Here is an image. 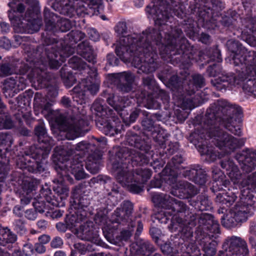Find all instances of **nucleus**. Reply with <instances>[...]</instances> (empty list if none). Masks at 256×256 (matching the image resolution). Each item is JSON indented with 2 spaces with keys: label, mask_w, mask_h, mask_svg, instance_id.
I'll return each mask as SVG.
<instances>
[{
  "label": "nucleus",
  "mask_w": 256,
  "mask_h": 256,
  "mask_svg": "<svg viewBox=\"0 0 256 256\" xmlns=\"http://www.w3.org/2000/svg\"><path fill=\"white\" fill-rule=\"evenodd\" d=\"M247 56L248 58L249 61L251 65L254 77L253 80H248L244 84V88L247 91L254 94L256 92V51L248 50L247 49Z\"/></svg>",
  "instance_id": "nucleus-36"
},
{
  "label": "nucleus",
  "mask_w": 256,
  "mask_h": 256,
  "mask_svg": "<svg viewBox=\"0 0 256 256\" xmlns=\"http://www.w3.org/2000/svg\"><path fill=\"white\" fill-rule=\"evenodd\" d=\"M172 38H170V40ZM162 33L154 28H148L142 34L136 35V38L131 36L129 34V40L134 39L132 44H129V52L134 51L135 56L133 64L138 70L146 74L154 72L161 66V62L158 57V50L161 59L166 63L174 66L178 64L183 66V70L180 74L181 77L174 74L164 84L166 86L172 91L174 98L180 102L186 108H190L193 104V100L186 96V88L183 86L184 81L190 76L188 67L180 62L174 64L168 61L169 50L163 46H168L169 41L167 38V43L162 42Z\"/></svg>",
  "instance_id": "nucleus-1"
},
{
  "label": "nucleus",
  "mask_w": 256,
  "mask_h": 256,
  "mask_svg": "<svg viewBox=\"0 0 256 256\" xmlns=\"http://www.w3.org/2000/svg\"><path fill=\"white\" fill-rule=\"evenodd\" d=\"M96 223L99 225H105L108 222V210L105 209H100L94 216Z\"/></svg>",
  "instance_id": "nucleus-63"
},
{
  "label": "nucleus",
  "mask_w": 256,
  "mask_h": 256,
  "mask_svg": "<svg viewBox=\"0 0 256 256\" xmlns=\"http://www.w3.org/2000/svg\"><path fill=\"white\" fill-rule=\"evenodd\" d=\"M17 240V236L7 227L0 228V244L10 249Z\"/></svg>",
  "instance_id": "nucleus-42"
},
{
  "label": "nucleus",
  "mask_w": 256,
  "mask_h": 256,
  "mask_svg": "<svg viewBox=\"0 0 256 256\" xmlns=\"http://www.w3.org/2000/svg\"><path fill=\"white\" fill-rule=\"evenodd\" d=\"M39 184V180L36 179H32L30 180L24 181L22 186V192L28 194H34L32 191L35 190L36 188Z\"/></svg>",
  "instance_id": "nucleus-56"
},
{
  "label": "nucleus",
  "mask_w": 256,
  "mask_h": 256,
  "mask_svg": "<svg viewBox=\"0 0 256 256\" xmlns=\"http://www.w3.org/2000/svg\"><path fill=\"white\" fill-rule=\"evenodd\" d=\"M34 132L37 136L38 142L44 144V145L40 146H39L45 147L49 145L52 147L50 144V138L48 136L46 126L43 122H40L35 127Z\"/></svg>",
  "instance_id": "nucleus-46"
},
{
  "label": "nucleus",
  "mask_w": 256,
  "mask_h": 256,
  "mask_svg": "<svg viewBox=\"0 0 256 256\" xmlns=\"http://www.w3.org/2000/svg\"><path fill=\"white\" fill-rule=\"evenodd\" d=\"M186 252L188 256H201L200 250L196 244L190 242L188 244H186Z\"/></svg>",
  "instance_id": "nucleus-64"
},
{
  "label": "nucleus",
  "mask_w": 256,
  "mask_h": 256,
  "mask_svg": "<svg viewBox=\"0 0 256 256\" xmlns=\"http://www.w3.org/2000/svg\"><path fill=\"white\" fill-rule=\"evenodd\" d=\"M77 51L84 58L89 62L94 64L96 62V55L94 54L90 44L87 41H84L78 46Z\"/></svg>",
  "instance_id": "nucleus-40"
},
{
  "label": "nucleus",
  "mask_w": 256,
  "mask_h": 256,
  "mask_svg": "<svg viewBox=\"0 0 256 256\" xmlns=\"http://www.w3.org/2000/svg\"><path fill=\"white\" fill-rule=\"evenodd\" d=\"M60 175L58 178H54L52 181L54 183L58 184L56 186H54V190L60 196L61 200L66 198L68 194L69 188H68L63 184L64 178L62 174L61 173L58 174Z\"/></svg>",
  "instance_id": "nucleus-48"
},
{
  "label": "nucleus",
  "mask_w": 256,
  "mask_h": 256,
  "mask_svg": "<svg viewBox=\"0 0 256 256\" xmlns=\"http://www.w3.org/2000/svg\"><path fill=\"white\" fill-rule=\"evenodd\" d=\"M175 70L172 67L168 65L164 66L162 69L156 74L157 78L164 84L172 75L175 74Z\"/></svg>",
  "instance_id": "nucleus-52"
},
{
  "label": "nucleus",
  "mask_w": 256,
  "mask_h": 256,
  "mask_svg": "<svg viewBox=\"0 0 256 256\" xmlns=\"http://www.w3.org/2000/svg\"><path fill=\"white\" fill-rule=\"evenodd\" d=\"M186 160V158L184 156V152L178 153L172 156L170 162L167 163L163 169V172L169 174L172 176L174 174L176 175V180L179 176L200 186L204 185L208 180L206 171L199 164L184 167L182 164Z\"/></svg>",
  "instance_id": "nucleus-11"
},
{
  "label": "nucleus",
  "mask_w": 256,
  "mask_h": 256,
  "mask_svg": "<svg viewBox=\"0 0 256 256\" xmlns=\"http://www.w3.org/2000/svg\"><path fill=\"white\" fill-rule=\"evenodd\" d=\"M152 170L148 168H137L129 170V192L134 194H140L144 191V184L152 176Z\"/></svg>",
  "instance_id": "nucleus-22"
},
{
  "label": "nucleus",
  "mask_w": 256,
  "mask_h": 256,
  "mask_svg": "<svg viewBox=\"0 0 256 256\" xmlns=\"http://www.w3.org/2000/svg\"><path fill=\"white\" fill-rule=\"evenodd\" d=\"M228 50L230 52V62L234 64L236 74L232 72H223L221 76L217 78L212 79L210 83L214 89L224 92L230 90L236 84L243 82V90L251 94H256V92L252 94L244 88V84L248 80L255 78L251 65L247 56V48L238 41L230 40L226 44Z\"/></svg>",
  "instance_id": "nucleus-5"
},
{
  "label": "nucleus",
  "mask_w": 256,
  "mask_h": 256,
  "mask_svg": "<svg viewBox=\"0 0 256 256\" xmlns=\"http://www.w3.org/2000/svg\"><path fill=\"white\" fill-rule=\"evenodd\" d=\"M44 21L46 24V28L47 30H54L56 23L58 19V16L51 12L48 8H45L44 11Z\"/></svg>",
  "instance_id": "nucleus-49"
},
{
  "label": "nucleus",
  "mask_w": 256,
  "mask_h": 256,
  "mask_svg": "<svg viewBox=\"0 0 256 256\" xmlns=\"http://www.w3.org/2000/svg\"><path fill=\"white\" fill-rule=\"evenodd\" d=\"M171 198L169 194H166L154 192L151 194L152 202L156 207L161 208L167 210Z\"/></svg>",
  "instance_id": "nucleus-43"
},
{
  "label": "nucleus",
  "mask_w": 256,
  "mask_h": 256,
  "mask_svg": "<svg viewBox=\"0 0 256 256\" xmlns=\"http://www.w3.org/2000/svg\"><path fill=\"white\" fill-rule=\"evenodd\" d=\"M101 156L99 152H95L90 154L87 158L86 162V169L92 174H96L98 172L100 167V160Z\"/></svg>",
  "instance_id": "nucleus-44"
},
{
  "label": "nucleus",
  "mask_w": 256,
  "mask_h": 256,
  "mask_svg": "<svg viewBox=\"0 0 256 256\" xmlns=\"http://www.w3.org/2000/svg\"><path fill=\"white\" fill-rule=\"evenodd\" d=\"M155 128H156V130L148 138L150 140V144L151 145V139H152L161 148H162L170 134L166 130L162 129L160 126Z\"/></svg>",
  "instance_id": "nucleus-45"
},
{
  "label": "nucleus",
  "mask_w": 256,
  "mask_h": 256,
  "mask_svg": "<svg viewBox=\"0 0 256 256\" xmlns=\"http://www.w3.org/2000/svg\"><path fill=\"white\" fill-rule=\"evenodd\" d=\"M16 72L15 66L12 64L4 63L0 64V77L6 76Z\"/></svg>",
  "instance_id": "nucleus-62"
},
{
  "label": "nucleus",
  "mask_w": 256,
  "mask_h": 256,
  "mask_svg": "<svg viewBox=\"0 0 256 256\" xmlns=\"http://www.w3.org/2000/svg\"><path fill=\"white\" fill-rule=\"evenodd\" d=\"M212 64L209 65L206 68V74L210 77H215L220 73H222V66L220 62H212Z\"/></svg>",
  "instance_id": "nucleus-54"
},
{
  "label": "nucleus",
  "mask_w": 256,
  "mask_h": 256,
  "mask_svg": "<svg viewBox=\"0 0 256 256\" xmlns=\"http://www.w3.org/2000/svg\"><path fill=\"white\" fill-rule=\"evenodd\" d=\"M96 125L106 135L110 136L122 134L124 130V124L118 118H110L104 122L98 120L96 121Z\"/></svg>",
  "instance_id": "nucleus-30"
},
{
  "label": "nucleus",
  "mask_w": 256,
  "mask_h": 256,
  "mask_svg": "<svg viewBox=\"0 0 256 256\" xmlns=\"http://www.w3.org/2000/svg\"><path fill=\"white\" fill-rule=\"evenodd\" d=\"M256 208V192L250 190L242 191V196L234 206L230 209L228 212L223 213L221 223L224 227L231 228L246 222L251 216Z\"/></svg>",
  "instance_id": "nucleus-9"
},
{
  "label": "nucleus",
  "mask_w": 256,
  "mask_h": 256,
  "mask_svg": "<svg viewBox=\"0 0 256 256\" xmlns=\"http://www.w3.org/2000/svg\"><path fill=\"white\" fill-rule=\"evenodd\" d=\"M172 7L168 5L166 6L156 5L151 3L148 5L145 11L148 18H152L156 30L160 33L165 28H168L170 25L167 23L172 24L174 20V16L178 18L179 20L190 16L186 12V5H188V0H170Z\"/></svg>",
  "instance_id": "nucleus-7"
},
{
  "label": "nucleus",
  "mask_w": 256,
  "mask_h": 256,
  "mask_svg": "<svg viewBox=\"0 0 256 256\" xmlns=\"http://www.w3.org/2000/svg\"><path fill=\"white\" fill-rule=\"evenodd\" d=\"M222 249L216 256H248L249 254L246 241L235 236L226 240L222 244Z\"/></svg>",
  "instance_id": "nucleus-21"
},
{
  "label": "nucleus",
  "mask_w": 256,
  "mask_h": 256,
  "mask_svg": "<svg viewBox=\"0 0 256 256\" xmlns=\"http://www.w3.org/2000/svg\"><path fill=\"white\" fill-rule=\"evenodd\" d=\"M134 210L133 204L129 200V243L134 236V242L129 245L131 256H162V254L154 252L156 248L148 240L140 238L143 230V224L140 220L142 214H138L132 219V214Z\"/></svg>",
  "instance_id": "nucleus-10"
},
{
  "label": "nucleus",
  "mask_w": 256,
  "mask_h": 256,
  "mask_svg": "<svg viewBox=\"0 0 256 256\" xmlns=\"http://www.w3.org/2000/svg\"><path fill=\"white\" fill-rule=\"evenodd\" d=\"M42 194L48 204L54 206L58 207L60 206L58 200L54 196L50 190L48 188L44 190Z\"/></svg>",
  "instance_id": "nucleus-57"
},
{
  "label": "nucleus",
  "mask_w": 256,
  "mask_h": 256,
  "mask_svg": "<svg viewBox=\"0 0 256 256\" xmlns=\"http://www.w3.org/2000/svg\"><path fill=\"white\" fill-rule=\"evenodd\" d=\"M43 44L37 50L40 62H34L32 70L33 76L41 82L46 79V66L48 64L51 68H59L64 61L65 52L69 48L64 40L48 36L44 38Z\"/></svg>",
  "instance_id": "nucleus-6"
},
{
  "label": "nucleus",
  "mask_w": 256,
  "mask_h": 256,
  "mask_svg": "<svg viewBox=\"0 0 256 256\" xmlns=\"http://www.w3.org/2000/svg\"><path fill=\"white\" fill-rule=\"evenodd\" d=\"M9 19L13 24L14 30L20 33H32L37 32L42 24V20L40 18H34L32 20L28 19L24 22L20 18L12 16L10 14H9Z\"/></svg>",
  "instance_id": "nucleus-28"
},
{
  "label": "nucleus",
  "mask_w": 256,
  "mask_h": 256,
  "mask_svg": "<svg viewBox=\"0 0 256 256\" xmlns=\"http://www.w3.org/2000/svg\"><path fill=\"white\" fill-rule=\"evenodd\" d=\"M177 227L174 230H168L172 232H178L184 242H188L190 240L191 242H194L195 244L197 242L196 232L198 228L202 230V234L206 230L213 232H218L219 231L218 221L214 219L213 215L208 213L190 212V218H186V220Z\"/></svg>",
  "instance_id": "nucleus-8"
},
{
  "label": "nucleus",
  "mask_w": 256,
  "mask_h": 256,
  "mask_svg": "<svg viewBox=\"0 0 256 256\" xmlns=\"http://www.w3.org/2000/svg\"><path fill=\"white\" fill-rule=\"evenodd\" d=\"M56 122L59 125L64 126L68 139L74 140L89 130L88 124L85 116L80 114L74 115L70 118L60 114L56 117Z\"/></svg>",
  "instance_id": "nucleus-16"
},
{
  "label": "nucleus",
  "mask_w": 256,
  "mask_h": 256,
  "mask_svg": "<svg viewBox=\"0 0 256 256\" xmlns=\"http://www.w3.org/2000/svg\"><path fill=\"white\" fill-rule=\"evenodd\" d=\"M212 176L214 182L210 188L211 191L216 194L220 190V187H228L232 183L228 180L226 179L224 172L218 167L212 168Z\"/></svg>",
  "instance_id": "nucleus-33"
},
{
  "label": "nucleus",
  "mask_w": 256,
  "mask_h": 256,
  "mask_svg": "<svg viewBox=\"0 0 256 256\" xmlns=\"http://www.w3.org/2000/svg\"><path fill=\"white\" fill-rule=\"evenodd\" d=\"M174 174L173 176L169 174H164L163 170L162 172V175L158 178L154 177L150 182L147 188V190L149 191L151 188H159L164 189L167 186H172L176 182V177Z\"/></svg>",
  "instance_id": "nucleus-32"
},
{
  "label": "nucleus",
  "mask_w": 256,
  "mask_h": 256,
  "mask_svg": "<svg viewBox=\"0 0 256 256\" xmlns=\"http://www.w3.org/2000/svg\"><path fill=\"white\" fill-rule=\"evenodd\" d=\"M205 85V80L202 76L196 74L192 76V82L186 88V96L192 99V96Z\"/></svg>",
  "instance_id": "nucleus-41"
},
{
  "label": "nucleus",
  "mask_w": 256,
  "mask_h": 256,
  "mask_svg": "<svg viewBox=\"0 0 256 256\" xmlns=\"http://www.w3.org/2000/svg\"><path fill=\"white\" fill-rule=\"evenodd\" d=\"M128 151L120 149L116 154V162L113 164V168L117 170L116 178L122 186H128Z\"/></svg>",
  "instance_id": "nucleus-24"
},
{
  "label": "nucleus",
  "mask_w": 256,
  "mask_h": 256,
  "mask_svg": "<svg viewBox=\"0 0 256 256\" xmlns=\"http://www.w3.org/2000/svg\"><path fill=\"white\" fill-rule=\"evenodd\" d=\"M252 0H242V4L226 14H220L214 18L216 25L214 29L206 28L211 34L219 30L220 24L230 32L234 36L245 41L251 46L256 45V18L252 16Z\"/></svg>",
  "instance_id": "nucleus-3"
},
{
  "label": "nucleus",
  "mask_w": 256,
  "mask_h": 256,
  "mask_svg": "<svg viewBox=\"0 0 256 256\" xmlns=\"http://www.w3.org/2000/svg\"><path fill=\"white\" fill-rule=\"evenodd\" d=\"M240 185L235 182L228 187H220L218 192L216 198V202L220 204L218 212V214H223L228 212L230 206L234 202L238 195L241 196V190Z\"/></svg>",
  "instance_id": "nucleus-20"
},
{
  "label": "nucleus",
  "mask_w": 256,
  "mask_h": 256,
  "mask_svg": "<svg viewBox=\"0 0 256 256\" xmlns=\"http://www.w3.org/2000/svg\"><path fill=\"white\" fill-rule=\"evenodd\" d=\"M188 140L192 144L202 156H206L211 160H214L216 157L214 148L210 143L209 140L203 138L198 134L193 132L189 137Z\"/></svg>",
  "instance_id": "nucleus-27"
},
{
  "label": "nucleus",
  "mask_w": 256,
  "mask_h": 256,
  "mask_svg": "<svg viewBox=\"0 0 256 256\" xmlns=\"http://www.w3.org/2000/svg\"><path fill=\"white\" fill-rule=\"evenodd\" d=\"M8 6L11 8V10H9L8 15L10 14L12 16L15 18H18L14 14V12H18L19 13H22L25 10L24 5L22 3L18 2L16 0H13L12 2H10L8 4Z\"/></svg>",
  "instance_id": "nucleus-60"
},
{
  "label": "nucleus",
  "mask_w": 256,
  "mask_h": 256,
  "mask_svg": "<svg viewBox=\"0 0 256 256\" xmlns=\"http://www.w3.org/2000/svg\"><path fill=\"white\" fill-rule=\"evenodd\" d=\"M155 122L151 118H145L142 121L143 136H138L129 130V146L148 153L151 148L149 137L159 126L154 124Z\"/></svg>",
  "instance_id": "nucleus-18"
},
{
  "label": "nucleus",
  "mask_w": 256,
  "mask_h": 256,
  "mask_svg": "<svg viewBox=\"0 0 256 256\" xmlns=\"http://www.w3.org/2000/svg\"><path fill=\"white\" fill-rule=\"evenodd\" d=\"M162 252L168 256H179L178 250L172 246L170 242H165L164 244H160Z\"/></svg>",
  "instance_id": "nucleus-59"
},
{
  "label": "nucleus",
  "mask_w": 256,
  "mask_h": 256,
  "mask_svg": "<svg viewBox=\"0 0 256 256\" xmlns=\"http://www.w3.org/2000/svg\"><path fill=\"white\" fill-rule=\"evenodd\" d=\"M114 98V96L113 94H108L106 98V102L116 111L118 112L123 120L126 122L128 114V112L126 110L128 106V103L126 100H123L122 99L118 103H116Z\"/></svg>",
  "instance_id": "nucleus-38"
},
{
  "label": "nucleus",
  "mask_w": 256,
  "mask_h": 256,
  "mask_svg": "<svg viewBox=\"0 0 256 256\" xmlns=\"http://www.w3.org/2000/svg\"><path fill=\"white\" fill-rule=\"evenodd\" d=\"M174 24H170L168 28H166L168 30L166 32L163 31L165 34L164 43H167L168 36L172 32V30L178 28H180L182 32L184 31L186 36L193 40H198V42L206 44L210 43V35L204 32H202L200 34V28L198 24H200L198 22L197 23L192 18L189 16L181 20H177L174 22ZM182 38H186L183 34V32H182V35L178 38L176 42L174 44L178 46L179 43V40Z\"/></svg>",
  "instance_id": "nucleus-15"
},
{
  "label": "nucleus",
  "mask_w": 256,
  "mask_h": 256,
  "mask_svg": "<svg viewBox=\"0 0 256 256\" xmlns=\"http://www.w3.org/2000/svg\"><path fill=\"white\" fill-rule=\"evenodd\" d=\"M77 236L82 240L98 243L99 239L98 231L92 226L84 224L81 226L76 232Z\"/></svg>",
  "instance_id": "nucleus-34"
},
{
  "label": "nucleus",
  "mask_w": 256,
  "mask_h": 256,
  "mask_svg": "<svg viewBox=\"0 0 256 256\" xmlns=\"http://www.w3.org/2000/svg\"><path fill=\"white\" fill-rule=\"evenodd\" d=\"M115 31L119 37L120 45L116 49V52L122 60L126 63L128 60V32L126 23L120 22L115 27Z\"/></svg>",
  "instance_id": "nucleus-26"
},
{
  "label": "nucleus",
  "mask_w": 256,
  "mask_h": 256,
  "mask_svg": "<svg viewBox=\"0 0 256 256\" xmlns=\"http://www.w3.org/2000/svg\"><path fill=\"white\" fill-rule=\"evenodd\" d=\"M188 8L191 14L198 16V22L204 28L216 27L214 18L224 6L221 0H193Z\"/></svg>",
  "instance_id": "nucleus-13"
},
{
  "label": "nucleus",
  "mask_w": 256,
  "mask_h": 256,
  "mask_svg": "<svg viewBox=\"0 0 256 256\" xmlns=\"http://www.w3.org/2000/svg\"><path fill=\"white\" fill-rule=\"evenodd\" d=\"M190 206L196 211H210L212 209V202L208 196L200 194L188 200Z\"/></svg>",
  "instance_id": "nucleus-35"
},
{
  "label": "nucleus",
  "mask_w": 256,
  "mask_h": 256,
  "mask_svg": "<svg viewBox=\"0 0 256 256\" xmlns=\"http://www.w3.org/2000/svg\"><path fill=\"white\" fill-rule=\"evenodd\" d=\"M70 66L73 69L76 70H85L87 67V64L82 60L76 56H74L68 60Z\"/></svg>",
  "instance_id": "nucleus-58"
},
{
  "label": "nucleus",
  "mask_w": 256,
  "mask_h": 256,
  "mask_svg": "<svg viewBox=\"0 0 256 256\" xmlns=\"http://www.w3.org/2000/svg\"><path fill=\"white\" fill-rule=\"evenodd\" d=\"M171 187L173 188L171 194L180 199H191L197 194L196 188L188 182L180 184H178L176 182L175 184L171 186Z\"/></svg>",
  "instance_id": "nucleus-31"
},
{
  "label": "nucleus",
  "mask_w": 256,
  "mask_h": 256,
  "mask_svg": "<svg viewBox=\"0 0 256 256\" xmlns=\"http://www.w3.org/2000/svg\"><path fill=\"white\" fill-rule=\"evenodd\" d=\"M143 84L151 91H138L135 96L138 103H144L148 109L169 108L170 97L169 94L161 89L152 76H147L143 78Z\"/></svg>",
  "instance_id": "nucleus-12"
},
{
  "label": "nucleus",
  "mask_w": 256,
  "mask_h": 256,
  "mask_svg": "<svg viewBox=\"0 0 256 256\" xmlns=\"http://www.w3.org/2000/svg\"><path fill=\"white\" fill-rule=\"evenodd\" d=\"M170 202L166 210L170 212L161 210L155 214L152 218L154 222L157 220L160 224H166L170 222L168 229L174 230L182 224L186 218H190V214L187 205L184 202L172 197Z\"/></svg>",
  "instance_id": "nucleus-14"
},
{
  "label": "nucleus",
  "mask_w": 256,
  "mask_h": 256,
  "mask_svg": "<svg viewBox=\"0 0 256 256\" xmlns=\"http://www.w3.org/2000/svg\"><path fill=\"white\" fill-rule=\"evenodd\" d=\"M220 166L226 170V174L231 180H238L241 176L240 172L238 166L230 158H225L220 162Z\"/></svg>",
  "instance_id": "nucleus-37"
},
{
  "label": "nucleus",
  "mask_w": 256,
  "mask_h": 256,
  "mask_svg": "<svg viewBox=\"0 0 256 256\" xmlns=\"http://www.w3.org/2000/svg\"><path fill=\"white\" fill-rule=\"evenodd\" d=\"M242 110L241 106L232 104L226 100H218L207 109L204 118L206 134L226 155L242 147L244 142L228 134L226 129L234 135L240 136Z\"/></svg>",
  "instance_id": "nucleus-2"
},
{
  "label": "nucleus",
  "mask_w": 256,
  "mask_h": 256,
  "mask_svg": "<svg viewBox=\"0 0 256 256\" xmlns=\"http://www.w3.org/2000/svg\"><path fill=\"white\" fill-rule=\"evenodd\" d=\"M182 34V30L178 28L172 30L168 36V40L170 38H172V39L169 41L168 46L164 47L169 50V62L172 61L174 64L180 62L186 66H190L193 62H197L202 67L211 62H222L221 50L216 44L204 50L197 51L186 38H182L179 40L178 46L174 44Z\"/></svg>",
  "instance_id": "nucleus-4"
},
{
  "label": "nucleus",
  "mask_w": 256,
  "mask_h": 256,
  "mask_svg": "<svg viewBox=\"0 0 256 256\" xmlns=\"http://www.w3.org/2000/svg\"><path fill=\"white\" fill-rule=\"evenodd\" d=\"M111 82L116 86L119 90L126 92L128 90V74L126 72L112 74L110 76Z\"/></svg>",
  "instance_id": "nucleus-39"
},
{
  "label": "nucleus",
  "mask_w": 256,
  "mask_h": 256,
  "mask_svg": "<svg viewBox=\"0 0 256 256\" xmlns=\"http://www.w3.org/2000/svg\"><path fill=\"white\" fill-rule=\"evenodd\" d=\"M180 145L178 142H170L167 146L166 144L163 146L162 156L164 158H169L176 153L179 150Z\"/></svg>",
  "instance_id": "nucleus-53"
},
{
  "label": "nucleus",
  "mask_w": 256,
  "mask_h": 256,
  "mask_svg": "<svg viewBox=\"0 0 256 256\" xmlns=\"http://www.w3.org/2000/svg\"><path fill=\"white\" fill-rule=\"evenodd\" d=\"M72 26V24L69 20L66 18H58L56 23L54 30L58 28L62 32H66L69 30Z\"/></svg>",
  "instance_id": "nucleus-61"
},
{
  "label": "nucleus",
  "mask_w": 256,
  "mask_h": 256,
  "mask_svg": "<svg viewBox=\"0 0 256 256\" xmlns=\"http://www.w3.org/2000/svg\"><path fill=\"white\" fill-rule=\"evenodd\" d=\"M104 234L108 241L115 245H118L120 242L122 241L127 242L128 240V232L126 230H122L120 234L116 236V238H114L113 235L110 232H104Z\"/></svg>",
  "instance_id": "nucleus-50"
},
{
  "label": "nucleus",
  "mask_w": 256,
  "mask_h": 256,
  "mask_svg": "<svg viewBox=\"0 0 256 256\" xmlns=\"http://www.w3.org/2000/svg\"><path fill=\"white\" fill-rule=\"evenodd\" d=\"M234 158L244 172L250 173L256 168V150L246 148L237 152Z\"/></svg>",
  "instance_id": "nucleus-29"
},
{
  "label": "nucleus",
  "mask_w": 256,
  "mask_h": 256,
  "mask_svg": "<svg viewBox=\"0 0 256 256\" xmlns=\"http://www.w3.org/2000/svg\"><path fill=\"white\" fill-rule=\"evenodd\" d=\"M129 159H130L132 166H142L148 163L149 158L144 154L135 152L133 154L132 150L129 148Z\"/></svg>",
  "instance_id": "nucleus-47"
},
{
  "label": "nucleus",
  "mask_w": 256,
  "mask_h": 256,
  "mask_svg": "<svg viewBox=\"0 0 256 256\" xmlns=\"http://www.w3.org/2000/svg\"><path fill=\"white\" fill-rule=\"evenodd\" d=\"M246 186H243L241 190V194L242 191L244 190H250L256 192V171L252 174L249 175L246 180L244 182Z\"/></svg>",
  "instance_id": "nucleus-55"
},
{
  "label": "nucleus",
  "mask_w": 256,
  "mask_h": 256,
  "mask_svg": "<svg viewBox=\"0 0 256 256\" xmlns=\"http://www.w3.org/2000/svg\"><path fill=\"white\" fill-rule=\"evenodd\" d=\"M50 150L51 146L49 145L36 147L32 149L31 156L26 154L20 157L17 160V165L20 168L27 170L31 172H43L44 168L40 160L46 158Z\"/></svg>",
  "instance_id": "nucleus-17"
},
{
  "label": "nucleus",
  "mask_w": 256,
  "mask_h": 256,
  "mask_svg": "<svg viewBox=\"0 0 256 256\" xmlns=\"http://www.w3.org/2000/svg\"><path fill=\"white\" fill-rule=\"evenodd\" d=\"M75 150L81 152L83 154H87L88 156L90 154L98 151L95 145L90 144L86 141H82L78 143L75 147Z\"/></svg>",
  "instance_id": "nucleus-51"
},
{
  "label": "nucleus",
  "mask_w": 256,
  "mask_h": 256,
  "mask_svg": "<svg viewBox=\"0 0 256 256\" xmlns=\"http://www.w3.org/2000/svg\"><path fill=\"white\" fill-rule=\"evenodd\" d=\"M90 0H56L55 4L60 12L72 17L76 12L79 16L84 17L92 12L88 8Z\"/></svg>",
  "instance_id": "nucleus-19"
},
{
  "label": "nucleus",
  "mask_w": 256,
  "mask_h": 256,
  "mask_svg": "<svg viewBox=\"0 0 256 256\" xmlns=\"http://www.w3.org/2000/svg\"><path fill=\"white\" fill-rule=\"evenodd\" d=\"M202 229L198 228L196 232L197 242L202 248V251L204 252V256H214L216 254V252L218 242L212 238H216L215 235L220 233V227L219 226V231L218 232L206 230L205 232L202 234Z\"/></svg>",
  "instance_id": "nucleus-23"
},
{
  "label": "nucleus",
  "mask_w": 256,
  "mask_h": 256,
  "mask_svg": "<svg viewBox=\"0 0 256 256\" xmlns=\"http://www.w3.org/2000/svg\"><path fill=\"white\" fill-rule=\"evenodd\" d=\"M88 70L90 78H88L82 80L81 82L74 88V91L83 95H86L88 92L92 95H94L98 91L100 87V82L96 79L98 73L94 68H88Z\"/></svg>",
  "instance_id": "nucleus-25"
}]
</instances>
